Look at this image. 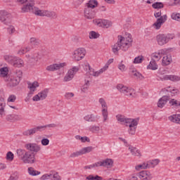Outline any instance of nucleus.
<instances>
[{
	"label": "nucleus",
	"mask_w": 180,
	"mask_h": 180,
	"mask_svg": "<svg viewBox=\"0 0 180 180\" xmlns=\"http://www.w3.org/2000/svg\"><path fill=\"white\" fill-rule=\"evenodd\" d=\"M30 50H32V48H30V46H27L25 48H22L20 51H18V54L22 56L23 54H25V53L30 51Z\"/></svg>",
	"instance_id": "obj_45"
},
{
	"label": "nucleus",
	"mask_w": 180,
	"mask_h": 180,
	"mask_svg": "<svg viewBox=\"0 0 180 180\" xmlns=\"http://www.w3.org/2000/svg\"><path fill=\"white\" fill-rule=\"evenodd\" d=\"M169 101V96H163L158 102V107L162 108L165 105H167V102Z\"/></svg>",
	"instance_id": "obj_17"
},
{
	"label": "nucleus",
	"mask_w": 180,
	"mask_h": 180,
	"mask_svg": "<svg viewBox=\"0 0 180 180\" xmlns=\"http://www.w3.org/2000/svg\"><path fill=\"white\" fill-rule=\"evenodd\" d=\"M101 112L103 117V122H106L108 120V116H109L108 108H102Z\"/></svg>",
	"instance_id": "obj_43"
},
{
	"label": "nucleus",
	"mask_w": 180,
	"mask_h": 180,
	"mask_svg": "<svg viewBox=\"0 0 180 180\" xmlns=\"http://www.w3.org/2000/svg\"><path fill=\"white\" fill-rule=\"evenodd\" d=\"M174 37V34H158L156 36V41L159 46H164Z\"/></svg>",
	"instance_id": "obj_3"
},
{
	"label": "nucleus",
	"mask_w": 180,
	"mask_h": 180,
	"mask_svg": "<svg viewBox=\"0 0 180 180\" xmlns=\"http://www.w3.org/2000/svg\"><path fill=\"white\" fill-rule=\"evenodd\" d=\"M40 179L41 180L51 179L50 173L49 174H45L42 175L40 177Z\"/></svg>",
	"instance_id": "obj_64"
},
{
	"label": "nucleus",
	"mask_w": 180,
	"mask_h": 180,
	"mask_svg": "<svg viewBox=\"0 0 180 180\" xmlns=\"http://www.w3.org/2000/svg\"><path fill=\"white\" fill-rule=\"evenodd\" d=\"M139 118L136 119H131V118H128V121L127 122L126 126H129V127H136L137 128V124H139Z\"/></svg>",
	"instance_id": "obj_22"
},
{
	"label": "nucleus",
	"mask_w": 180,
	"mask_h": 180,
	"mask_svg": "<svg viewBox=\"0 0 180 180\" xmlns=\"http://www.w3.org/2000/svg\"><path fill=\"white\" fill-rule=\"evenodd\" d=\"M67 64L65 63H54L46 67L47 71H57L61 70L63 67H65Z\"/></svg>",
	"instance_id": "obj_11"
},
{
	"label": "nucleus",
	"mask_w": 180,
	"mask_h": 180,
	"mask_svg": "<svg viewBox=\"0 0 180 180\" xmlns=\"http://www.w3.org/2000/svg\"><path fill=\"white\" fill-rule=\"evenodd\" d=\"M108 68H109V66H108L107 65H105L103 68H102L99 71L97 72H91V75H93V77H99V75H101V74L105 72V71H106V70H108Z\"/></svg>",
	"instance_id": "obj_26"
},
{
	"label": "nucleus",
	"mask_w": 180,
	"mask_h": 180,
	"mask_svg": "<svg viewBox=\"0 0 180 180\" xmlns=\"http://www.w3.org/2000/svg\"><path fill=\"white\" fill-rule=\"evenodd\" d=\"M159 54L162 57V56H169L168 54V50L167 49H161L159 51Z\"/></svg>",
	"instance_id": "obj_62"
},
{
	"label": "nucleus",
	"mask_w": 180,
	"mask_h": 180,
	"mask_svg": "<svg viewBox=\"0 0 180 180\" xmlns=\"http://www.w3.org/2000/svg\"><path fill=\"white\" fill-rule=\"evenodd\" d=\"M117 89L121 94H124V95H126V96H131V95H133V92L134 91L133 89H129V87L122 84H119L117 85Z\"/></svg>",
	"instance_id": "obj_8"
},
{
	"label": "nucleus",
	"mask_w": 180,
	"mask_h": 180,
	"mask_svg": "<svg viewBox=\"0 0 180 180\" xmlns=\"http://www.w3.org/2000/svg\"><path fill=\"white\" fill-rule=\"evenodd\" d=\"M4 58L6 63H8V64H11V65H13L15 61H16L17 57L15 56H11V55H6L4 56Z\"/></svg>",
	"instance_id": "obj_23"
},
{
	"label": "nucleus",
	"mask_w": 180,
	"mask_h": 180,
	"mask_svg": "<svg viewBox=\"0 0 180 180\" xmlns=\"http://www.w3.org/2000/svg\"><path fill=\"white\" fill-rule=\"evenodd\" d=\"M32 13H34L37 16H45L46 10H39V8L34 7V12Z\"/></svg>",
	"instance_id": "obj_30"
},
{
	"label": "nucleus",
	"mask_w": 180,
	"mask_h": 180,
	"mask_svg": "<svg viewBox=\"0 0 180 180\" xmlns=\"http://www.w3.org/2000/svg\"><path fill=\"white\" fill-rule=\"evenodd\" d=\"M130 74L132 77L136 78V79H140V81L144 79V76L141 73L137 71L136 69H131L130 70Z\"/></svg>",
	"instance_id": "obj_19"
},
{
	"label": "nucleus",
	"mask_w": 180,
	"mask_h": 180,
	"mask_svg": "<svg viewBox=\"0 0 180 180\" xmlns=\"http://www.w3.org/2000/svg\"><path fill=\"white\" fill-rule=\"evenodd\" d=\"M155 18H160L157 19V21L153 25V27L156 29V30H159L161 29V26L162 23H165V20H167V15L163 16L161 15V11L155 13L154 14Z\"/></svg>",
	"instance_id": "obj_4"
},
{
	"label": "nucleus",
	"mask_w": 180,
	"mask_h": 180,
	"mask_svg": "<svg viewBox=\"0 0 180 180\" xmlns=\"http://www.w3.org/2000/svg\"><path fill=\"white\" fill-rule=\"evenodd\" d=\"M49 94V89H45L39 92L38 94L41 98V101H44L47 98V94Z\"/></svg>",
	"instance_id": "obj_37"
},
{
	"label": "nucleus",
	"mask_w": 180,
	"mask_h": 180,
	"mask_svg": "<svg viewBox=\"0 0 180 180\" xmlns=\"http://www.w3.org/2000/svg\"><path fill=\"white\" fill-rule=\"evenodd\" d=\"M139 178L143 180H151L153 179V175L147 170L141 171L139 174Z\"/></svg>",
	"instance_id": "obj_15"
},
{
	"label": "nucleus",
	"mask_w": 180,
	"mask_h": 180,
	"mask_svg": "<svg viewBox=\"0 0 180 180\" xmlns=\"http://www.w3.org/2000/svg\"><path fill=\"white\" fill-rule=\"evenodd\" d=\"M79 71V68L74 66L72 69L69 70L66 75L63 78L64 82H68L71 81L77 72Z\"/></svg>",
	"instance_id": "obj_6"
},
{
	"label": "nucleus",
	"mask_w": 180,
	"mask_h": 180,
	"mask_svg": "<svg viewBox=\"0 0 180 180\" xmlns=\"http://www.w3.org/2000/svg\"><path fill=\"white\" fill-rule=\"evenodd\" d=\"M170 106H175V108H180V101H178L175 99H172L169 101Z\"/></svg>",
	"instance_id": "obj_42"
},
{
	"label": "nucleus",
	"mask_w": 180,
	"mask_h": 180,
	"mask_svg": "<svg viewBox=\"0 0 180 180\" xmlns=\"http://www.w3.org/2000/svg\"><path fill=\"white\" fill-rule=\"evenodd\" d=\"M39 84L37 82H34L33 83H28V89L30 91H35L37 88H39Z\"/></svg>",
	"instance_id": "obj_35"
},
{
	"label": "nucleus",
	"mask_w": 180,
	"mask_h": 180,
	"mask_svg": "<svg viewBox=\"0 0 180 180\" xmlns=\"http://www.w3.org/2000/svg\"><path fill=\"white\" fill-rule=\"evenodd\" d=\"M23 75V72L20 70H17L15 71V77L19 78V79H22V77Z\"/></svg>",
	"instance_id": "obj_58"
},
{
	"label": "nucleus",
	"mask_w": 180,
	"mask_h": 180,
	"mask_svg": "<svg viewBox=\"0 0 180 180\" xmlns=\"http://www.w3.org/2000/svg\"><path fill=\"white\" fill-rule=\"evenodd\" d=\"M86 54V51L84 48H79L74 51L73 58L75 61H81L85 55Z\"/></svg>",
	"instance_id": "obj_7"
},
{
	"label": "nucleus",
	"mask_w": 180,
	"mask_h": 180,
	"mask_svg": "<svg viewBox=\"0 0 180 180\" xmlns=\"http://www.w3.org/2000/svg\"><path fill=\"white\" fill-rule=\"evenodd\" d=\"M116 119L120 123H124L125 126L127 124V122L129 120V118H126L124 115H116Z\"/></svg>",
	"instance_id": "obj_29"
},
{
	"label": "nucleus",
	"mask_w": 180,
	"mask_h": 180,
	"mask_svg": "<svg viewBox=\"0 0 180 180\" xmlns=\"http://www.w3.org/2000/svg\"><path fill=\"white\" fill-rule=\"evenodd\" d=\"M172 19L174 20H177V22H180V14L179 13H172Z\"/></svg>",
	"instance_id": "obj_60"
},
{
	"label": "nucleus",
	"mask_w": 180,
	"mask_h": 180,
	"mask_svg": "<svg viewBox=\"0 0 180 180\" xmlns=\"http://www.w3.org/2000/svg\"><path fill=\"white\" fill-rule=\"evenodd\" d=\"M95 25L98 27H108V20L103 19H96L94 20Z\"/></svg>",
	"instance_id": "obj_18"
},
{
	"label": "nucleus",
	"mask_w": 180,
	"mask_h": 180,
	"mask_svg": "<svg viewBox=\"0 0 180 180\" xmlns=\"http://www.w3.org/2000/svg\"><path fill=\"white\" fill-rule=\"evenodd\" d=\"M25 149H17L18 158L24 162V164H34L36 162V155L41 151L40 145L34 143H28L25 145Z\"/></svg>",
	"instance_id": "obj_1"
},
{
	"label": "nucleus",
	"mask_w": 180,
	"mask_h": 180,
	"mask_svg": "<svg viewBox=\"0 0 180 180\" xmlns=\"http://www.w3.org/2000/svg\"><path fill=\"white\" fill-rule=\"evenodd\" d=\"M98 102L101 105L102 109H108V104L103 98H99Z\"/></svg>",
	"instance_id": "obj_48"
},
{
	"label": "nucleus",
	"mask_w": 180,
	"mask_h": 180,
	"mask_svg": "<svg viewBox=\"0 0 180 180\" xmlns=\"http://www.w3.org/2000/svg\"><path fill=\"white\" fill-rule=\"evenodd\" d=\"M1 76L3 77L8 76V68H1L0 69Z\"/></svg>",
	"instance_id": "obj_49"
},
{
	"label": "nucleus",
	"mask_w": 180,
	"mask_h": 180,
	"mask_svg": "<svg viewBox=\"0 0 180 180\" xmlns=\"http://www.w3.org/2000/svg\"><path fill=\"white\" fill-rule=\"evenodd\" d=\"M161 81H172V82H178L180 81V77L175 75H165L160 77Z\"/></svg>",
	"instance_id": "obj_10"
},
{
	"label": "nucleus",
	"mask_w": 180,
	"mask_h": 180,
	"mask_svg": "<svg viewBox=\"0 0 180 180\" xmlns=\"http://www.w3.org/2000/svg\"><path fill=\"white\" fill-rule=\"evenodd\" d=\"M99 37V34L96 33L95 31H91L89 33V39H98Z\"/></svg>",
	"instance_id": "obj_54"
},
{
	"label": "nucleus",
	"mask_w": 180,
	"mask_h": 180,
	"mask_svg": "<svg viewBox=\"0 0 180 180\" xmlns=\"http://www.w3.org/2000/svg\"><path fill=\"white\" fill-rule=\"evenodd\" d=\"M37 131H41L40 126H38V127H36L34 128H31L29 129H26L25 131H24L22 132V134L24 136H27V137H29L30 136H33L34 134H36V133H37Z\"/></svg>",
	"instance_id": "obj_14"
},
{
	"label": "nucleus",
	"mask_w": 180,
	"mask_h": 180,
	"mask_svg": "<svg viewBox=\"0 0 180 180\" xmlns=\"http://www.w3.org/2000/svg\"><path fill=\"white\" fill-rule=\"evenodd\" d=\"M19 82H20V79L11 76L9 78L8 85L12 87L17 86V85H19Z\"/></svg>",
	"instance_id": "obj_20"
},
{
	"label": "nucleus",
	"mask_w": 180,
	"mask_h": 180,
	"mask_svg": "<svg viewBox=\"0 0 180 180\" xmlns=\"http://www.w3.org/2000/svg\"><path fill=\"white\" fill-rule=\"evenodd\" d=\"M148 164H149L150 165V168H154V167H155V165H158V164H160V160L155 159V160H153L152 162H150Z\"/></svg>",
	"instance_id": "obj_53"
},
{
	"label": "nucleus",
	"mask_w": 180,
	"mask_h": 180,
	"mask_svg": "<svg viewBox=\"0 0 180 180\" xmlns=\"http://www.w3.org/2000/svg\"><path fill=\"white\" fill-rule=\"evenodd\" d=\"M84 17L86 19H89L91 20L95 18V15H96V12L95 10H92V8H85L84 11Z\"/></svg>",
	"instance_id": "obj_13"
},
{
	"label": "nucleus",
	"mask_w": 180,
	"mask_h": 180,
	"mask_svg": "<svg viewBox=\"0 0 180 180\" xmlns=\"http://www.w3.org/2000/svg\"><path fill=\"white\" fill-rule=\"evenodd\" d=\"M26 57L29 58L28 61L31 63V64H34V63L37 61V56H30V55H26Z\"/></svg>",
	"instance_id": "obj_44"
},
{
	"label": "nucleus",
	"mask_w": 180,
	"mask_h": 180,
	"mask_svg": "<svg viewBox=\"0 0 180 180\" xmlns=\"http://www.w3.org/2000/svg\"><path fill=\"white\" fill-rule=\"evenodd\" d=\"M0 22L6 26L11 25V13L5 10L0 11Z\"/></svg>",
	"instance_id": "obj_5"
},
{
	"label": "nucleus",
	"mask_w": 180,
	"mask_h": 180,
	"mask_svg": "<svg viewBox=\"0 0 180 180\" xmlns=\"http://www.w3.org/2000/svg\"><path fill=\"white\" fill-rule=\"evenodd\" d=\"M30 44L32 46H39V40L36 39V38L32 37L30 39Z\"/></svg>",
	"instance_id": "obj_59"
},
{
	"label": "nucleus",
	"mask_w": 180,
	"mask_h": 180,
	"mask_svg": "<svg viewBox=\"0 0 180 180\" xmlns=\"http://www.w3.org/2000/svg\"><path fill=\"white\" fill-rule=\"evenodd\" d=\"M40 129H41V131H44V130H46V129H47V127H57V124H46V125H42V126H39Z\"/></svg>",
	"instance_id": "obj_47"
},
{
	"label": "nucleus",
	"mask_w": 180,
	"mask_h": 180,
	"mask_svg": "<svg viewBox=\"0 0 180 180\" xmlns=\"http://www.w3.org/2000/svg\"><path fill=\"white\" fill-rule=\"evenodd\" d=\"M34 1L30 0V3H27L21 8V11L22 13L26 12H30L31 13H33V12H34Z\"/></svg>",
	"instance_id": "obj_9"
},
{
	"label": "nucleus",
	"mask_w": 180,
	"mask_h": 180,
	"mask_svg": "<svg viewBox=\"0 0 180 180\" xmlns=\"http://www.w3.org/2000/svg\"><path fill=\"white\" fill-rule=\"evenodd\" d=\"M50 176L51 180H61V177L58 175V172H53L50 173Z\"/></svg>",
	"instance_id": "obj_39"
},
{
	"label": "nucleus",
	"mask_w": 180,
	"mask_h": 180,
	"mask_svg": "<svg viewBox=\"0 0 180 180\" xmlns=\"http://www.w3.org/2000/svg\"><path fill=\"white\" fill-rule=\"evenodd\" d=\"M86 122H97L96 116L94 114L87 115L84 117Z\"/></svg>",
	"instance_id": "obj_33"
},
{
	"label": "nucleus",
	"mask_w": 180,
	"mask_h": 180,
	"mask_svg": "<svg viewBox=\"0 0 180 180\" xmlns=\"http://www.w3.org/2000/svg\"><path fill=\"white\" fill-rule=\"evenodd\" d=\"M13 158H15V155L11 151L8 152L6 156L7 161H13Z\"/></svg>",
	"instance_id": "obj_50"
},
{
	"label": "nucleus",
	"mask_w": 180,
	"mask_h": 180,
	"mask_svg": "<svg viewBox=\"0 0 180 180\" xmlns=\"http://www.w3.org/2000/svg\"><path fill=\"white\" fill-rule=\"evenodd\" d=\"M152 57L155 60H157V61H160V60H161V58H162L161 55L160 54V52L153 53Z\"/></svg>",
	"instance_id": "obj_56"
},
{
	"label": "nucleus",
	"mask_w": 180,
	"mask_h": 180,
	"mask_svg": "<svg viewBox=\"0 0 180 180\" xmlns=\"http://www.w3.org/2000/svg\"><path fill=\"white\" fill-rule=\"evenodd\" d=\"M45 16L51 18V19H57V13L54 11H45Z\"/></svg>",
	"instance_id": "obj_34"
},
{
	"label": "nucleus",
	"mask_w": 180,
	"mask_h": 180,
	"mask_svg": "<svg viewBox=\"0 0 180 180\" xmlns=\"http://www.w3.org/2000/svg\"><path fill=\"white\" fill-rule=\"evenodd\" d=\"M41 144L43 146H49V144H50V140L47 138H43L41 141Z\"/></svg>",
	"instance_id": "obj_61"
},
{
	"label": "nucleus",
	"mask_w": 180,
	"mask_h": 180,
	"mask_svg": "<svg viewBox=\"0 0 180 180\" xmlns=\"http://www.w3.org/2000/svg\"><path fill=\"white\" fill-rule=\"evenodd\" d=\"M79 155H82V150H79V151H77V152H75L73 153H72L70 157V158H74L75 157H79Z\"/></svg>",
	"instance_id": "obj_55"
},
{
	"label": "nucleus",
	"mask_w": 180,
	"mask_h": 180,
	"mask_svg": "<svg viewBox=\"0 0 180 180\" xmlns=\"http://www.w3.org/2000/svg\"><path fill=\"white\" fill-rule=\"evenodd\" d=\"M88 88H89V80H87L86 83L82 86L81 91L82 92H86L88 91Z\"/></svg>",
	"instance_id": "obj_52"
},
{
	"label": "nucleus",
	"mask_w": 180,
	"mask_h": 180,
	"mask_svg": "<svg viewBox=\"0 0 180 180\" xmlns=\"http://www.w3.org/2000/svg\"><path fill=\"white\" fill-rule=\"evenodd\" d=\"M76 140H80L82 143H91V139L88 136H81L79 135L75 136Z\"/></svg>",
	"instance_id": "obj_36"
},
{
	"label": "nucleus",
	"mask_w": 180,
	"mask_h": 180,
	"mask_svg": "<svg viewBox=\"0 0 180 180\" xmlns=\"http://www.w3.org/2000/svg\"><path fill=\"white\" fill-rule=\"evenodd\" d=\"M7 101L8 102H15L16 101V96L13 94L10 95Z\"/></svg>",
	"instance_id": "obj_63"
},
{
	"label": "nucleus",
	"mask_w": 180,
	"mask_h": 180,
	"mask_svg": "<svg viewBox=\"0 0 180 180\" xmlns=\"http://www.w3.org/2000/svg\"><path fill=\"white\" fill-rule=\"evenodd\" d=\"M28 173L30 174V175H32V176H36L37 175H40L41 174L40 172L37 170H34V168L33 167L28 168Z\"/></svg>",
	"instance_id": "obj_38"
},
{
	"label": "nucleus",
	"mask_w": 180,
	"mask_h": 180,
	"mask_svg": "<svg viewBox=\"0 0 180 180\" xmlns=\"http://www.w3.org/2000/svg\"><path fill=\"white\" fill-rule=\"evenodd\" d=\"M131 43H133L131 34H129L127 38L118 36V41L112 48V52L114 54H119V50L127 51L131 47Z\"/></svg>",
	"instance_id": "obj_2"
},
{
	"label": "nucleus",
	"mask_w": 180,
	"mask_h": 180,
	"mask_svg": "<svg viewBox=\"0 0 180 180\" xmlns=\"http://www.w3.org/2000/svg\"><path fill=\"white\" fill-rule=\"evenodd\" d=\"M143 60H144V57H143V56L136 57L134 60V64H141V63H143Z\"/></svg>",
	"instance_id": "obj_51"
},
{
	"label": "nucleus",
	"mask_w": 180,
	"mask_h": 180,
	"mask_svg": "<svg viewBox=\"0 0 180 180\" xmlns=\"http://www.w3.org/2000/svg\"><path fill=\"white\" fill-rule=\"evenodd\" d=\"M169 120L173 123L180 124V114H175L169 117Z\"/></svg>",
	"instance_id": "obj_27"
},
{
	"label": "nucleus",
	"mask_w": 180,
	"mask_h": 180,
	"mask_svg": "<svg viewBox=\"0 0 180 180\" xmlns=\"http://www.w3.org/2000/svg\"><path fill=\"white\" fill-rule=\"evenodd\" d=\"M86 180H102L103 178L102 176H100L98 175L94 176L92 174L89 175L87 177H86Z\"/></svg>",
	"instance_id": "obj_41"
},
{
	"label": "nucleus",
	"mask_w": 180,
	"mask_h": 180,
	"mask_svg": "<svg viewBox=\"0 0 180 180\" xmlns=\"http://www.w3.org/2000/svg\"><path fill=\"white\" fill-rule=\"evenodd\" d=\"M98 167H105L107 168H112L113 167V160L107 158L101 161L97 162Z\"/></svg>",
	"instance_id": "obj_12"
},
{
	"label": "nucleus",
	"mask_w": 180,
	"mask_h": 180,
	"mask_svg": "<svg viewBox=\"0 0 180 180\" xmlns=\"http://www.w3.org/2000/svg\"><path fill=\"white\" fill-rule=\"evenodd\" d=\"M6 120L7 122H19V120H22V116L15 115V114H12V115H8L6 116Z\"/></svg>",
	"instance_id": "obj_16"
},
{
	"label": "nucleus",
	"mask_w": 180,
	"mask_h": 180,
	"mask_svg": "<svg viewBox=\"0 0 180 180\" xmlns=\"http://www.w3.org/2000/svg\"><path fill=\"white\" fill-rule=\"evenodd\" d=\"M172 63V56L171 55H167L163 56L162 60V64L165 67L167 65H169Z\"/></svg>",
	"instance_id": "obj_21"
},
{
	"label": "nucleus",
	"mask_w": 180,
	"mask_h": 180,
	"mask_svg": "<svg viewBox=\"0 0 180 180\" xmlns=\"http://www.w3.org/2000/svg\"><path fill=\"white\" fill-rule=\"evenodd\" d=\"M129 150L132 155H135L136 157H141V153L140 152V150L137 149V148L129 146Z\"/></svg>",
	"instance_id": "obj_24"
},
{
	"label": "nucleus",
	"mask_w": 180,
	"mask_h": 180,
	"mask_svg": "<svg viewBox=\"0 0 180 180\" xmlns=\"http://www.w3.org/2000/svg\"><path fill=\"white\" fill-rule=\"evenodd\" d=\"M94 150V147L92 146H89V147H85L81 149L82 154L84 155V154H88V153H91Z\"/></svg>",
	"instance_id": "obj_40"
},
{
	"label": "nucleus",
	"mask_w": 180,
	"mask_h": 180,
	"mask_svg": "<svg viewBox=\"0 0 180 180\" xmlns=\"http://www.w3.org/2000/svg\"><path fill=\"white\" fill-rule=\"evenodd\" d=\"M84 68L90 75L91 72H95V70H94V68H91V65H89V64L86 65Z\"/></svg>",
	"instance_id": "obj_57"
},
{
	"label": "nucleus",
	"mask_w": 180,
	"mask_h": 180,
	"mask_svg": "<svg viewBox=\"0 0 180 180\" xmlns=\"http://www.w3.org/2000/svg\"><path fill=\"white\" fill-rule=\"evenodd\" d=\"M22 65H23V60L17 57L14 63H13V67L20 68H22Z\"/></svg>",
	"instance_id": "obj_32"
},
{
	"label": "nucleus",
	"mask_w": 180,
	"mask_h": 180,
	"mask_svg": "<svg viewBox=\"0 0 180 180\" xmlns=\"http://www.w3.org/2000/svg\"><path fill=\"white\" fill-rule=\"evenodd\" d=\"M98 5V3L96 0H89L86 4V8H89V9H95Z\"/></svg>",
	"instance_id": "obj_25"
},
{
	"label": "nucleus",
	"mask_w": 180,
	"mask_h": 180,
	"mask_svg": "<svg viewBox=\"0 0 180 180\" xmlns=\"http://www.w3.org/2000/svg\"><path fill=\"white\" fill-rule=\"evenodd\" d=\"M147 68L149 70H152L153 71H155V70H158V65H157L155 60L152 59L149 65L147 66Z\"/></svg>",
	"instance_id": "obj_28"
},
{
	"label": "nucleus",
	"mask_w": 180,
	"mask_h": 180,
	"mask_svg": "<svg viewBox=\"0 0 180 180\" xmlns=\"http://www.w3.org/2000/svg\"><path fill=\"white\" fill-rule=\"evenodd\" d=\"M153 9H162L164 8V4L162 2H155L152 5Z\"/></svg>",
	"instance_id": "obj_46"
},
{
	"label": "nucleus",
	"mask_w": 180,
	"mask_h": 180,
	"mask_svg": "<svg viewBox=\"0 0 180 180\" xmlns=\"http://www.w3.org/2000/svg\"><path fill=\"white\" fill-rule=\"evenodd\" d=\"M150 167L151 165H150V164L143 162L141 165L136 166L135 169H136V171H140V169H147V168H150Z\"/></svg>",
	"instance_id": "obj_31"
}]
</instances>
